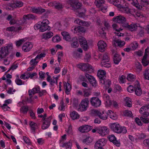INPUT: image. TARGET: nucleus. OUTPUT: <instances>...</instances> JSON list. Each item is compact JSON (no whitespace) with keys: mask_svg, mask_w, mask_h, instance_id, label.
Returning <instances> with one entry per match:
<instances>
[{"mask_svg":"<svg viewBox=\"0 0 149 149\" xmlns=\"http://www.w3.org/2000/svg\"><path fill=\"white\" fill-rule=\"evenodd\" d=\"M141 120L145 123H149V118L143 117H140Z\"/></svg>","mask_w":149,"mask_h":149,"instance_id":"nucleus-50","label":"nucleus"},{"mask_svg":"<svg viewBox=\"0 0 149 149\" xmlns=\"http://www.w3.org/2000/svg\"><path fill=\"white\" fill-rule=\"evenodd\" d=\"M88 81L94 87L96 86L97 83L95 79L93 76L91 77V78Z\"/></svg>","mask_w":149,"mask_h":149,"instance_id":"nucleus-35","label":"nucleus"},{"mask_svg":"<svg viewBox=\"0 0 149 149\" xmlns=\"http://www.w3.org/2000/svg\"><path fill=\"white\" fill-rule=\"evenodd\" d=\"M74 22V23L80 25L85 26L86 27H88L90 26V24L88 22L81 20L79 19H76Z\"/></svg>","mask_w":149,"mask_h":149,"instance_id":"nucleus-22","label":"nucleus"},{"mask_svg":"<svg viewBox=\"0 0 149 149\" xmlns=\"http://www.w3.org/2000/svg\"><path fill=\"white\" fill-rule=\"evenodd\" d=\"M98 116L100 119L104 120H107L108 117L107 116L104 114V111H102V112H100L99 114L98 115Z\"/></svg>","mask_w":149,"mask_h":149,"instance_id":"nucleus-33","label":"nucleus"},{"mask_svg":"<svg viewBox=\"0 0 149 149\" xmlns=\"http://www.w3.org/2000/svg\"><path fill=\"white\" fill-rule=\"evenodd\" d=\"M101 64L102 66L108 68L110 67L111 66L110 61H102Z\"/></svg>","mask_w":149,"mask_h":149,"instance_id":"nucleus-29","label":"nucleus"},{"mask_svg":"<svg viewBox=\"0 0 149 149\" xmlns=\"http://www.w3.org/2000/svg\"><path fill=\"white\" fill-rule=\"evenodd\" d=\"M135 88V86L134 87L132 86H129L127 88V90L129 92H133Z\"/></svg>","mask_w":149,"mask_h":149,"instance_id":"nucleus-52","label":"nucleus"},{"mask_svg":"<svg viewBox=\"0 0 149 149\" xmlns=\"http://www.w3.org/2000/svg\"><path fill=\"white\" fill-rule=\"evenodd\" d=\"M139 26H140L139 24L132 23L129 25L127 23L124 28L131 31H136L137 28Z\"/></svg>","mask_w":149,"mask_h":149,"instance_id":"nucleus-13","label":"nucleus"},{"mask_svg":"<svg viewBox=\"0 0 149 149\" xmlns=\"http://www.w3.org/2000/svg\"><path fill=\"white\" fill-rule=\"evenodd\" d=\"M75 32L76 33H84L85 32L86 30L85 29L81 26H78L77 27H75L74 29Z\"/></svg>","mask_w":149,"mask_h":149,"instance_id":"nucleus-31","label":"nucleus"},{"mask_svg":"<svg viewBox=\"0 0 149 149\" xmlns=\"http://www.w3.org/2000/svg\"><path fill=\"white\" fill-rule=\"evenodd\" d=\"M16 84L18 85H21L24 84V82H22V81L20 79H17L15 80Z\"/></svg>","mask_w":149,"mask_h":149,"instance_id":"nucleus-58","label":"nucleus"},{"mask_svg":"<svg viewBox=\"0 0 149 149\" xmlns=\"http://www.w3.org/2000/svg\"><path fill=\"white\" fill-rule=\"evenodd\" d=\"M23 5V3L20 1H17L12 3L11 4L12 8L21 7Z\"/></svg>","mask_w":149,"mask_h":149,"instance_id":"nucleus-23","label":"nucleus"},{"mask_svg":"<svg viewBox=\"0 0 149 149\" xmlns=\"http://www.w3.org/2000/svg\"><path fill=\"white\" fill-rule=\"evenodd\" d=\"M28 110V107L27 106H23L20 108L21 112L24 114H26Z\"/></svg>","mask_w":149,"mask_h":149,"instance_id":"nucleus-39","label":"nucleus"},{"mask_svg":"<svg viewBox=\"0 0 149 149\" xmlns=\"http://www.w3.org/2000/svg\"><path fill=\"white\" fill-rule=\"evenodd\" d=\"M13 48L12 45L9 44L0 48V58L2 59L7 56L12 50Z\"/></svg>","mask_w":149,"mask_h":149,"instance_id":"nucleus-2","label":"nucleus"},{"mask_svg":"<svg viewBox=\"0 0 149 149\" xmlns=\"http://www.w3.org/2000/svg\"><path fill=\"white\" fill-rule=\"evenodd\" d=\"M145 79L149 80V69H146L144 74Z\"/></svg>","mask_w":149,"mask_h":149,"instance_id":"nucleus-44","label":"nucleus"},{"mask_svg":"<svg viewBox=\"0 0 149 149\" xmlns=\"http://www.w3.org/2000/svg\"><path fill=\"white\" fill-rule=\"evenodd\" d=\"M89 101L88 98H85L82 100L79 105L78 110L81 111H85L88 107Z\"/></svg>","mask_w":149,"mask_h":149,"instance_id":"nucleus-5","label":"nucleus"},{"mask_svg":"<svg viewBox=\"0 0 149 149\" xmlns=\"http://www.w3.org/2000/svg\"><path fill=\"white\" fill-rule=\"evenodd\" d=\"M49 23V21L47 19H45L42 21L41 23L40 31L43 32L50 29L48 25Z\"/></svg>","mask_w":149,"mask_h":149,"instance_id":"nucleus-8","label":"nucleus"},{"mask_svg":"<svg viewBox=\"0 0 149 149\" xmlns=\"http://www.w3.org/2000/svg\"><path fill=\"white\" fill-rule=\"evenodd\" d=\"M33 47L32 44L30 42H27L25 43L22 47V49L25 52H27Z\"/></svg>","mask_w":149,"mask_h":149,"instance_id":"nucleus-20","label":"nucleus"},{"mask_svg":"<svg viewBox=\"0 0 149 149\" xmlns=\"http://www.w3.org/2000/svg\"><path fill=\"white\" fill-rule=\"evenodd\" d=\"M53 36V33L52 32H48L44 33L42 36V38L47 40Z\"/></svg>","mask_w":149,"mask_h":149,"instance_id":"nucleus-26","label":"nucleus"},{"mask_svg":"<svg viewBox=\"0 0 149 149\" xmlns=\"http://www.w3.org/2000/svg\"><path fill=\"white\" fill-rule=\"evenodd\" d=\"M64 88L65 90V93L67 95H68L69 92L71 89V85L69 83H67L65 82L64 83Z\"/></svg>","mask_w":149,"mask_h":149,"instance_id":"nucleus-27","label":"nucleus"},{"mask_svg":"<svg viewBox=\"0 0 149 149\" xmlns=\"http://www.w3.org/2000/svg\"><path fill=\"white\" fill-rule=\"evenodd\" d=\"M125 102V105L128 107H131L132 106L131 99L128 97H126L124 99Z\"/></svg>","mask_w":149,"mask_h":149,"instance_id":"nucleus-34","label":"nucleus"},{"mask_svg":"<svg viewBox=\"0 0 149 149\" xmlns=\"http://www.w3.org/2000/svg\"><path fill=\"white\" fill-rule=\"evenodd\" d=\"M138 44L137 42H135L131 45L132 50H135L138 47Z\"/></svg>","mask_w":149,"mask_h":149,"instance_id":"nucleus-56","label":"nucleus"},{"mask_svg":"<svg viewBox=\"0 0 149 149\" xmlns=\"http://www.w3.org/2000/svg\"><path fill=\"white\" fill-rule=\"evenodd\" d=\"M106 74V72L103 70H100L98 71L97 75L99 78H102V77H105V75Z\"/></svg>","mask_w":149,"mask_h":149,"instance_id":"nucleus-32","label":"nucleus"},{"mask_svg":"<svg viewBox=\"0 0 149 149\" xmlns=\"http://www.w3.org/2000/svg\"><path fill=\"white\" fill-rule=\"evenodd\" d=\"M36 60H35V58L31 59L30 62V64L33 66L36 65L38 63V61H36Z\"/></svg>","mask_w":149,"mask_h":149,"instance_id":"nucleus-53","label":"nucleus"},{"mask_svg":"<svg viewBox=\"0 0 149 149\" xmlns=\"http://www.w3.org/2000/svg\"><path fill=\"white\" fill-rule=\"evenodd\" d=\"M123 0H115V1L113 3V5L117 6L118 8L123 9L125 12L127 13H131V10L129 9L127 7V6H124L123 2Z\"/></svg>","mask_w":149,"mask_h":149,"instance_id":"nucleus-3","label":"nucleus"},{"mask_svg":"<svg viewBox=\"0 0 149 149\" xmlns=\"http://www.w3.org/2000/svg\"><path fill=\"white\" fill-rule=\"evenodd\" d=\"M69 3L74 10L79 9L81 6L78 0H69Z\"/></svg>","mask_w":149,"mask_h":149,"instance_id":"nucleus-11","label":"nucleus"},{"mask_svg":"<svg viewBox=\"0 0 149 149\" xmlns=\"http://www.w3.org/2000/svg\"><path fill=\"white\" fill-rule=\"evenodd\" d=\"M77 66L83 71L87 72L92 69V66L87 63L79 64Z\"/></svg>","mask_w":149,"mask_h":149,"instance_id":"nucleus-10","label":"nucleus"},{"mask_svg":"<svg viewBox=\"0 0 149 149\" xmlns=\"http://www.w3.org/2000/svg\"><path fill=\"white\" fill-rule=\"evenodd\" d=\"M104 2V0H96L95 1L96 6L99 8L101 7Z\"/></svg>","mask_w":149,"mask_h":149,"instance_id":"nucleus-38","label":"nucleus"},{"mask_svg":"<svg viewBox=\"0 0 149 149\" xmlns=\"http://www.w3.org/2000/svg\"><path fill=\"white\" fill-rule=\"evenodd\" d=\"M114 89L116 90V92H120L122 91V89L120 86L118 84L115 85Z\"/></svg>","mask_w":149,"mask_h":149,"instance_id":"nucleus-49","label":"nucleus"},{"mask_svg":"<svg viewBox=\"0 0 149 149\" xmlns=\"http://www.w3.org/2000/svg\"><path fill=\"white\" fill-rule=\"evenodd\" d=\"M29 125L31 127V129L32 130V132L34 134L35 133L36 127L37 126V124L32 121H30L29 123Z\"/></svg>","mask_w":149,"mask_h":149,"instance_id":"nucleus-36","label":"nucleus"},{"mask_svg":"<svg viewBox=\"0 0 149 149\" xmlns=\"http://www.w3.org/2000/svg\"><path fill=\"white\" fill-rule=\"evenodd\" d=\"M85 10L84 9H79L78 11L79 16L80 17H82L85 15Z\"/></svg>","mask_w":149,"mask_h":149,"instance_id":"nucleus-40","label":"nucleus"},{"mask_svg":"<svg viewBox=\"0 0 149 149\" xmlns=\"http://www.w3.org/2000/svg\"><path fill=\"white\" fill-rule=\"evenodd\" d=\"M52 41L54 42H59L61 40V38L59 36H56L53 37L52 38Z\"/></svg>","mask_w":149,"mask_h":149,"instance_id":"nucleus-47","label":"nucleus"},{"mask_svg":"<svg viewBox=\"0 0 149 149\" xmlns=\"http://www.w3.org/2000/svg\"><path fill=\"white\" fill-rule=\"evenodd\" d=\"M31 10L33 13L38 14H41L46 11L45 9L43 8L40 7H31Z\"/></svg>","mask_w":149,"mask_h":149,"instance_id":"nucleus-12","label":"nucleus"},{"mask_svg":"<svg viewBox=\"0 0 149 149\" xmlns=\"http://www.w3.org/2000/svg\"><path fill=\"white\" fill-rule=\"evenodd\" d=\"M123 114L125 116L131 117L132 116V112L128 110H125L123 112Z\"/></svg>","mask_w":149,"mask_h":149,"instance_id":"nucleus-43","label":"nucleus"},{"mask_svg":"<svg viewBox=\"0 0 149 149\" xmlns=\"http://www.w3.org/2000/svg\"><path fill=\"white\" fill-rule=\"evenodd\" d=\"M121 60V57L120 55L117 54H115L113 56V61L114 63L116 64H118Z\"/></svg>","mask_w":149,"mask_h":149,"instance_id":"nucleus-25","label":"nucleus"},{"mask_svg":"<svg viewBox=\"0 0 149 149\" xmlns=\"http://www.w3.org/2000/svg\"><path fill=\"white\" fill-rule=\"evenodd\" d=\"M73 55L76 58H80L82 56V54L79 53L77 51H74L73 52Z\"/></svg>","mask_w":149,"mask_h":149,"instance_id":"nucleus-54","label":"nucleus"},{"mask_svg":"<svg viewBox=\"0 0 149 149\" xmlns=\"http://www.w3.org/2000/svg\"><path fill=\"white\" fill-rule=\"evenodd\" d=\"M99 113L100 111L96 109L92 110L91 111V114L92 116H98Z\"/></svg>","mask_w":149,"mask_h":149,"instance_id":"nucleus-45","label":"nucleus"},{"mask_svg":"<svg viewBox=\"0 0 149 149\" xmlns=\"http://www.w3.org/2000/svg\"><path fill=\"white\" fill-rule=\"evenodd\" d=\"M117 43L118 46L120 47H122L125 44V42L124 41H122L119 39L116 40L114 39L113 40V44L115 45Z\"/></svg>","mask_w":149,"mask_h":149,"instance_id":"nucleus-24","label":"nucleus"},{"mask_svg":"<svg viewBox=\"0 0 149 149\" xmlns=\"http://www.w3.org/2000/svg\"><path fill=\"white\" fill-rule=\"evenodd\" d=\"M109 139L111 142H113L116 139V138L114 135H112L109 136Z\"/></svg>","mask_w":149,"mask_h":149,"instance_id":"nucleus-61","label":"nucleus"},{"mask_svg":"<svg viewBox=\"0 0 149 149\" xmlns=\"http://www.w3.org/2000/svg\"><path fill=\"white\" fill-rule=\"evenodd\" d=\"M20 78L22 79L25 80L29 78L28 74H25V73L22 74L20 76Z\"/></svg>","mask_w":149,"mask_h":149,"instance_id":"nucleus-51","label":"nucleus"},{"mask_svg":"<svg viewBox=\"0 0 149 149\" xmlns=\"http://www.w3.org/2000/svg\"><path fill=\"white\" fill-rule=\"evenodd\" d=\"M90 102L92 105L95 107L100 106L101 104V100L97 97L91 98Z\"/></svg>","mask_w":149,"mask_h":149,"instance_id":"nucleus-9","label":"nucleus"},{"mask_svg":"<svg viewBox=\"0 0 149 149\" xmlns=\"http://www.w3.org/2000/svg\"><path fill=\"white\" fill-rule=\"evenodd\" d=\"M106 142L104 139H99L97 141L95 145V147L96 148L98 149L101 148L104 146Z\"/></svg>","mask_w":149,"mask_h":149,"instance_id":"nucleus-19","label":"nucleus"},{"mask_svg":"<svg viewBox=\"0 0 149 149\" xmlns=\"http://www.w3.org/2000/svg\"><path fill=\"white\" fill-rule=\"evenodd\" d=\"M23 139L24 141L26 143L28 144L29 145H30L31 144L30 141L29 139H28L26 136H24Z\"/></svg>","mask_w":149,"mask_h":149,"instance_id":"nucleus-60","label":"nucleus"},{"mask_svg":"<svg viewBox=\"0 0 149 149\" xmlns=\"http://www.w3.org/2000/svg\"><path fill=\"white\" fill-rule=\"evenodd\" d=\"M99 51L102 52H104L107 47V44L104 41H99L97 43Z\"/></svg>","mask_w":149,"mask_h":149,"instance_id":"nucleus-16","label":"nucleus"},{"mask_svg":"<svg viewBox=\"0 0 149 149\" xmlns=\"http://www.w3.org/2000/svg\"><path fill=\"white\" fill-rule=\"evenodd\" d=\"M110 128L113 132L117 134H125L127 132L125 127L121 126L119 124L116 123H111Z\"/></svg>","mask_w":149,"mask_h":149,"instance_id":"nucleus-1","label":"nucleus"},{"mask_svg":"<svg viewBox=\"0 0 149 149\" xmlns=\"http://www.w3.org/2000/svg\"><path fill=\"white\" fill-rule=\"evenodd\" d=\"M92 141V139L90 137L86 138L84 139L82 141L83 143H86V144L88 145V143H91Z\"/></svg>","mask_w":149,"mask_h":149,"instance_id":"nucleus-42","label":"nucleus"},{"mask_svg":"<svg viewBox=\"0 0 149 149\" xmlns=\"http://www.w3.org/2000/svg\"><path fill=\"white\" fill-rule=\"evenodd\" d=\"M143 143L146 146H148L149 147V139H147L144 140Z\"/></svg>","mask_w":149,"mask_h":149,"instance_id":"nucleus-64","label":"nucleus"},{"mask_svg":"<svg viewBox=\"0 0 149 149\" xmlns=\"http://www.w3.org/2000/svg\"><path fill=\"white\" fill-rule=\"evenodd\" d=\"M6 30L8 31H16V29L13 26H12L11 27H7L6 28Z\"/></svg>","mask_w":149,"mask_h":149,"instance_id":"nucleus-55","label":"nucleus"},{"mask_svg":"<svg viewBox=\"0 0 149 149\" xmlns=\"http://www.w3.org/2000/svg\"><path fill=\"white\" fill-rule=\"evenodd\" d=\"M77 39L76 37L74 38L72 40V43L71 44V47L73 48H76L78 47L79 45L77 41Z\"/></svg>","mask_w":149,"mask_h":149,"instance_id":"nucleus-28","label":"nucleus"},{"mask_svg":"<svg viewBox=\"0 0 149 149\" xmlns=\"http://www.w3.org/2000/svg\"><path fill=\"white\" fill-rule=\"evenodd\" d=\"M113 20V21L116 22L119 24L121 26L124 27L127 23L125 18L121 15H120L114 17Z\"/></svg>","mask_w":149,"mask_h":149,"instance_id":"nucleus-4","label":"nucleus"},{"mask_svg":"<svg viewBox=\"0 0 149 149\" xmlns=\"http://www.w3.org/2000/svg\"><path fill=\"white\" fill-rule=\"evenodd\" d=\"M24 42V40L22 39L17 41L16 42V45L17 46H19L22 44V43Z\"/></svg>","mask_w":149,"mask_h":149,"instance_id":"nucleus-57","label":"nucleus"},{"mask_svg":"<svg viewBox=\"0 0 149 149\" xmlns=\"http://www.w3.org/2000/svg\"><path fill=\"white\" fill-rule=\"evenodd\" d=\"M135 75L131 74H130L127 76V79L130 81H132L135 79Z\"/></svg>","mask_w":149,"mask_h":149,"instance_id":"nucleus-41","label":"nucleus"},{"mask_svg":"<svg viewBox=\"0 0 149 149\" xmlns=\"http://www.w3.org/2000/svg\"><path fill=\"white\" fill-rule=\"evenodd\" d=\"M79 41L81 47L85 51H86L88 48L87 42L84 37H80L79 38Z\"/></svg>","mask_w":149,"mask_h":149,"instance_id":"nucleus-7","label":"nucleus"},{"mask_svg":"<svg viewBox=\"0 0 149 149\" xmlns=\"http://www.w3.org/2000/svg\"><path fill=\"white\" fill-rule=\"evenodd\" d=\"M18 67V65L17 64L13 65L10 68V69L7 71V72H8L10 70H13L16 69Z\"/></svg>","mask_w":149,"mask_h":149,"instance_id":"nucleus-59","label":"nucleus"},{"mask_svg":"<svg viewBox=\"0 0 149 149\" xmlns=\"http://www.w3.org/2000/svg\"><path fill=\"white\" fill-rule=\"evenodd\" d=\"M109 130L106 127H100L97 128V132L102 135L104 136L107 134Z\"/></svg>","mask_w":149,"mask_h":149,"instance_id":"nucleus-14","label":"nucleus"},{"mask_svg":"<svg viewBox=\"0 0 149 149\" xmlns=\"http://www.w3.org/2000/svg\"><path fill=\"white\" fill-rule=\"evenodd\" d=\"M49 6H54L55 9L58 10H62L64 7V5L62 3L56 1L50 3Z\"/></svg>","mask_w":149,"mask_h":149,"instance_id":"nucleus-6","label":"nucleus"},{"mask_svg":"<svg viewBox=\"0 0 149 149\" xmlns=\"http://www.w3.org/2000/svg\"><path fill=\"white\" fill-rule=\"evenodd\" d=\"M70 116L72 119L74 120L78 119L79 118V115L75 111L72 112L70 114Z\"/></svg>","mask_w":149,"mask_h":149,"instance_id":"nucleus-30","label":"nucleus"},{"mask_svg":"<svg viewBox=\"0 0 149 149\" xmlns=\"http://www.w3.org/2000/svg\"><path fill=\"white\" fill-rule=\"evenodd\" d=\"M36 19V17L33 15L30 14L27 15H24L22 19L21 20V24H23L25 23L26 22V19Z\"/></svg>","mask_w":149,"mask_h":149,"instance_id":"nucleus-15","label":"nucleus"},{"mask_svg":"<svg viewBox=\"0 0 149 149\" xmlns=\"http://www.w3.org/2000/svg\"><path fill=\"white\" fill-rule=\"evenodd\" d=\"M102 61H110V58L108 54L105 53L103 54Z\"/></svg>","mask_w":149,"mask_h":149,"instance_id":"nucleus-48","label":"nucleus"},{"mask_svg":"<svg viewBox=\"0 0 149 149\" xmlns=\"http://www.w3.org/2000/svg\"><path fill=\"white\" fill-rule=\"evenodd\" d=\"M136 85H135V88L134 91L136 95L137 96H139L142 93L138 81H136Z\"/></svg>","mask_w":149,"mask_h":149,"instance_id":"nucleus-21","label":"nucleus"},{"mask_svg":"<svg viewBox=\"0 0 149 149\" xmlns=\"http://www.w3.org/2000/svg\"><path fill=\"white\" fill-rule=\"evenodd\" d=\"M135 66L138 71H141L142 70V66L139 62H137L136 63Z\"/></svg>","mask_w":149,"mask_h":149,"instance_id":"nucleus-46","label":"nucleus"},{"mask_svg":"<svg viewBox=\"0 0 149 149\" xmlns=\"http://www.w3.org/2000/svg\"><path fill=\"white\" fill-rule=\"evenodd\" d=\"M92 129V127L88 125H83L80 126L79 129V130L82 133L87 132Z\"/></svg>","mask_w":149,"mask_h":149,"instance_id":"nucleus-18","label":"nucleus"},{"mask_svg":"<svg viewBox=\"0 0 149 149\" xmlns=\"http://www.w3.org/2000/svg\"><path fill=\"white\" fill-rule=\"evenodd\" d=\"M52 116H50L46 118L45 122H43L42 125V128L45 130L48 128L50 126V123L52 119Z\"/></svg>","mask_w":149,"mask_h":149,"instance_id":"nucleus-17","label":"nucleus"},{"mask_svg":"<svg viewBox=\"0 0 149 149\" xmlns=\"http://www.w3.org/2000/svg\"><path fill=\"white\" fill-rule=\"evenodd\" d=\"M40 26H41V23L40 24V23L38 24H36L34 26V28L35 30H38V29H39L40 31Z\"/></svg>","mask_w":149,"mask_h":149,"instance_id":"nucleus-63","label":"nucleus"},{"mask_svg":"<svg viewBox=\"0 0 149 149\" xmlns=\"http://www.w3.org/2000/svg\"><path fill=\"white\" fill-rule=\"evenodd\" d=\"M72 145L70 141H69L67 143H63V145L60 146L62 147H64L66 146V149H71V146Z\"/></svg>","mask_w":149,"mask_h":149,"instance_id":"nucleus-37","label":"nucleus"},{"mask_svg":"<svg viewBox=\"0 0 149 149\" xmlns=\"http://www.w3.org/2000/svg\"><path fill=\"white\" fill-rule=\"evenodd\" d=\"M99 33L100 34L102 38H106V33L104 31H99Z\"/></svg>","mask_w":149,"mask_h":149,"instance_id":"nucleus-62","label":"nucleus"}]
</instances>
